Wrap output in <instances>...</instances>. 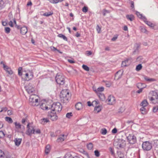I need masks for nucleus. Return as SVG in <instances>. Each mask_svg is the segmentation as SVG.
Returning a JSON list of instances; mask_svg holds the SVG:
<instances>
[{
	"label": "nucleus",
	"instance_id": "obj_1",
	"mask_svg": "<svg viewBox=\"0 0 158 158\" xmlns=\"http://www.w3.org/2000/svg\"><path fill=\"white\" fill-rule=\"evenodd\" d=\"M22 67H19L18 69V75L19 76H23L25 78V80L29 81L32 79L33 77V73L31 71H29L28 72H27L26 71H22Z\"/></svg>",
	"mask_w": 158,
	"mask_h": 158
},
{
	"label": "nucleus",
	"instance_id": "obj_2",
	"mask_svg": "<svg viewBox=\"0 0 158 158\" xmlns=\"http://www.w3.org/2000/svg\"><path fill=\"white\" fill-rule=\"evenodd\" d=\"M71 94L67 90H62L60 94V101L62 103H67L69 102V100L70 98Z\"/></svg>",
	"mask_w": 158,
	"mask_h": 158
},
{
	"label": "nucleus",
	"instance_id": "obj_3",
	"mask_svg": "<svg viewBox=\"0 0 158 158\" xmlns=\"http://www.w3.org/2000/svg\"><path fill=\"white\" fill-rule=\"evenodd\" d=\"M57 83L60 85H63L65 82V77L61 74L57 73L55 77Z\"/></svg>",
	"mask_w": 158,
	"mask_h": 158
},
{
	"label": "nucleus",
	"instance_id": "obj_4",
	"mask_svg": "<svg viewBox=\"0 0 158 158\" xmlns=\"http://www.w3.org/2000/svg\"><path fill=\"white\" fill-rule=\"evenodd\" d=\"M126 138L127 142L130 144H134L137 142L136 137L133 134H129Z\"/></svg>",
	"mask_w": 158,
	"mask_h": 158
},
{
	"label": "nucleus",
	"instance_id": "obj_5",
	"mask_svg": "<svg viewBox=\"0 0 158 158\" xmlns=\"http://www.w3.org/2000/svg\"><path fill=\"white\" fill-rule=\"evenodd\" d=\"M51 110L54 111L60 112L62 110V106L61 104L59 102H57L53 103L51 106Z\"/></svg>",
	"mask_w": 158,
	"mask_h": 158
},
{
	"label": "nucleus",
	"instance_id": "obj_6",
	"mask_svg": "<svg viewBox=\"0 0 158 158\" xmlns=\"http://www.w3.org/2000/svg\"><path fill=\"white\" fill-rule=\"evenodd\" d=\"M142 148L144 151H149L152 148V144L149 141H145L143 142L142 145Z\"/></svg>",
	"mask_w": 158,
	"mask_h": 158
},
{
	"label": "nucleus",
	"instance_id": "obj_7",
	"mask_svg": "<svg viewBox=\"0 0 158 158\" xmlns=\"http://www.w3.org/2000/svg\"><path fill=\"white\" fill-rule=\"evenodd\" d=\"M27 130L26 133L27 135L31 136L32 134H35V129L32 126L30 127L29 123L27 125Z\"/></svg>",
	"mask_w": 158,
	"mask_h": 158
},
{
	"label": "nucleus",
	"instance_id": "obj_8",
	"mask_svg": "<svg viewBox=\"0 0 158 158\" xmlns=\"http://www.w3.org/2000/svg\"><path fill=\"white\" fill-rule=\"evenodd\" d=\"M48 116L51 120L53 121L56 120L58 118L56 114V112L55 113L51 111L50 113L49 112Z\"/></svg>",
	"mask_w": 158,
	"mask_h": 158
},
{
	"label": "nucleus",
	"instance_id": "obj_9",
	"mask_svg": "<svg viewBox=\"0 0 158 158\" xmlns=\"http://www.w3.org/2000/svg\"><path fill=\"white\" fill-rule=\"evenodd\" d=\"M149 98L150 101H152L153 103L155 104L156 103L157 100H158V94L154 92L153 97H149Z\"/></svg>",
	"mask_w": 158,
	"mask_h": 158
},
{
	"label": "nucleus",
	"instance_id": "obj_10",
	"mask_svg": "<svg viewBox=\"0 0 158 158\" xmlns=\"http://www.w3.org/2000/svg\"><path fill=\"white\" fill-rule=\"evenodd\" d=\"M115 99L114 97L112 95L109 96L107 100V101L108 102V104L110 105H112L115 102Z\"/></svg>",
	"mask_w": 158,
	"mask_h": 158
},
{
	"label": "nucleus",
	"instance_id": "obj_11",
	"mask_svg": "<svg viewBox=\"0 0 158 158\" xmlns=\"http://www.w3.org/2000/svg\"><path fill=\"white\" fill-rule=\"evenodd\" d=\"M3 68L6 73L12 75L13 74V71L10 67L3 64Z\"/></svg>",
	"mask_w": 158,
	"mask_h": 158
},
{
	"label": "nucleus",
	"instance_id": "obj_12",
	"mask_svg": "<svg viewBox=\"0 0 158 158\" xmlns=\"http://www.w3.org/2000/svg\"><path fill=\"white\" fill-rule=\"evenodd\" d=\"M119 143V148H123L126 144V141L125 140L120 139H118Z\"/></svg>",
	"mask_w": 158,
	"mask_h": 158
},
{
	"label": "nucleus",
	"instance_id": "obj_13",
	"mask_svg": "<svg viewBox=\"0 0 158 158\" xmlns=\"http://www.w3.org/2000/svg\"><path fill=\"white\" fill-rule=\"evenodd\" d=\"M123 74V73L121 72V70L118 71L115 75V78L118 80L120 78Z\"/></svg>",
	"mask_w": 158,
	"mask_h": 158
},
{
	"label": "nucleus",
	"instance_id": "obj_14",
	"mask_svg": "<svg viewBox=\"0 0 158 158\" xmlns=\"http://www.w3.org/2000/svg\"><path fill=\"white\" fill-rule=\"evenodd\" d=\"M27 32V28L26 27H23L21 28L20 33L23 35H25Z\"/></svg>",
	"mask_w": 158,
	"mask_h": 158
},
{
	"label": "nucleus",
	"instance_id": "obj_15",
	"mask_svg": "<svg viewBox=\"0 0 158 158\" xmlns=\"http://www.w3.org/2000/svg\"><path fill=\"white\" fill-rule=\"evenodd\" d=\"M142 85L143 84L141 83H139L137 84V87L139 89L136 91L137 93L139 94L142 92L143 89L144 88V87L140 88Z\"/></svg>",
	"mask_w": 158,
	"mask_h": 158
},
{
	"label": "nucleus",
	"instance_id": "obj_16",
	"mask_svg": "<svg viewBox=\"0 0 158 158\" xmlns=\"http://www.w3.org/2000/svg\"><path fill=\"white\" fill-rule=\"evenodd\" d=\"M22 141L21 139L15 138L14 139V141L16 145L19 146L21 144Z\"/></svg>",
	"mask_w": 158,
	"mask_h": 158
},
{
	"label": "nucleus",
	"instance_id": "obj_17",
	"mask_svg": "<svg viewBox=\"0 0 158 158\" xmlns=\"http://www.w3.org/2000/svg\"><path fill=\"white\" fill-rule=\"evenodd\" d=\"M146 107L142 106V107L140 109V110L141 111L142 114H146L148 112V109L146 108Z\"/></svg>",
	"mask_w": 158,
	"mask_h": 158
},
{
	"label": "nucleus",
	"instance_id": "obj_18",
	"mask_svg": "<svg viewBox=\"0 0 158 158\" xmlns=\"http://www.w3.org/2000/svg\"><path fill=\"white\" fill-rule=\"evenodd\" d=\"M76 108L78 110L81 109L82 108V106L81 103V102H78L75 105Z\"/></svg>",
	"mask_w": 158,
	"mask_h": 158
},
{
	"label": "nucleus",
	"instance_id": "obj_19",
	"mask_svg": "<svg viewBox=\"0 0 158 158\" xmlns=\"http://www.w3.org/2000/svg\"><path fill=\"white\" fill-rule=\"evenodd\" d=\"M126 17L128 20L131 21H132L134 19V16L133 15H127L126 16Z\"/></svg>",
	"mask_w": 158,
	"mask_h": 158
},
{
	"label": "nucleus",
	"instance_id": "obj_20",
	"mask_svg": "<svg viewBox=\"0 0 158 158\" xmlns=\"http://www.w3.org/2000/svg\"><path fill=\"white\" fill-rule=\"evenodd\" d=\"M36 97V96L35 95H31L30 97L29 101L31 105V104L33 103L35 101L34 99H35Z\"/></svg>",
	"mask_w": 158,
	"mask_h": 158
},
{
	"label": "nucleus",
	"instance_id": "obj_21",
	"mask_svg": "<svg viewBox=\"0 0 158 158\" xmlns=\"http://www.w3.org/2000/svg\"><path fill=\"white\" fill-rule=\"evenodd\" d=\"M26 90L28 93L30 94L32 93L34 91V89L32 87H28L26 89Z\"/></svg>",
	"mask_w": 158,
	"mask_h": 158
},
{
	"label": "nucleus",
	"instance_id": "obj_22",
	"mask_svg": "<svg viewBox=\"0 0 158 158\" xmlns=\"http://www.w3.org/2000/svg\"><path fill=\"white\" fill-rule=\"evenodd\" d=\"M50 151V146L49 145H46L45 147V153L47 154L49 153Z\"/></svg>",
	"mask_w": 158,
	"mask_h": 158
},
{
	"label": "nucleus",
	"instance_id": "obj_23",
	"mask_svg": "<svg viewBox=\"0 0 158 158\" xmlns=\"http://www.w3.org/2000/svg\"><path fill=\"white\" fill-rule=\"evenodd\" d=\"M148 104V103L146 100H143L140 103V105L142 106L146 107Z\"/></svg>",
	"mask_w": 158,
	"mask_h": 158
},
{
	"label": "nucleus",
	"instance_id": "obj_24",
	"mask_svg": "<svg viewBox=\"0 0 158 158\" xmlns=\"http://www.w3.org/2000/svg\"><path fill=\"white\" fill-rule=\"evenodd\" d=\"M57 36L60 38H62L64 40L66 41H68V39L67 37L65 36L64 35H63L62 34H58Z\"/></svg>",
	"mask_w": 158,
	"mask_h": 158
},
{
	"label": "nucleus",
	"instance_id": "obj_25",
	"mask_svg": "<svg viewBox=\"0 0 158 158\" xmlns=\"http://www.w3.org/2000/svg\"><path fill=\"white\" fill-rule=\"evenodd\" d=\"M98 94L99 97L102 101H103L105 99V96L103 94L98 93Z\"/></svg>",
	"mask_w": 158,
	"mask_h": 158
},
{
	"label": "nucleus",
	"instance_id": "obj_26",
	"mask_svg": "<svg viewBox=\"0 0 158 158\" xmlns=\"http://www.w3.org/2000/svg\"><path fill=\"white\" fill-rule=\"evenodd\" d=\"M49 2L52 3L56 4L59 2H61L64 0H48Z\"/></svg>",
	"mask_w": 158,
	"mask_h": 158
},
{
	"label": "nucleus",
	"instance_id": "obj_27",
	"mask_svg": "<svg viewBox=\"0 0 158 158\" xmlns=\"http://www.w3.org/2000/svg\"><path fill=\"white\" fill-rule=\"evenodd\" d=\"M143 77L144 79L147 81H155V79L153 78H149L148 77L145 76H144Z\"/></svg>",
	"mask_w": 158,
	"mask_h": 158
},
{
	"label": "nucleus",
	"instance_id": "obj_28",
	"mask_svg": "<svg viewBox=\"0 0 158 158\" xmlns=\"http://www.w3.org/2000/svg\"><path fill=\"white\" fill-rule=\"evenodd\" d=\"M64 135H62L61 137H60L58 138L56 140V141L57 142H61L63 141L64 140Z\"/></svg>",
	"mask_w": 158,
	"mask_h": 158
},
{
	"label": "nucleus",
	"instance_id": "obj_29",
	"mask_svg": "<svg viewBox=\"0 0 158 158\" xmlns=\"http://www.w3.org/2000/svg\"><path fill=\"white\" fill-rule=\"evenodd\" d=\"M40 107L43 110H48V106H46L45 104H41L40 106Z\"/></svg>",
	"mask_w": 158,
	"mask_h": 158
},
{
	"label": "nucleus",
	"instance_id": "obj_30",
	"mask_svg": "<svg viewBox=\"0 0 158 158\" xmlns=\"http://www.w3.org/2000/svg\"><path fill=\"white\" fill-rule=\"evenodd\" d=\"M5 120L8 123H13V120L12 118L9 117H6L5 118Z\"/></svg>",
	"mask_w": 158,
	"mask_h": 158
},
{
	"label": "nucleus",
	"instance_id": "obj_31",
	"mask_svg": "<svg viewBox=\"0 0 158 158\" xmlns=\"http://www.w3.org/2000/svg\"><path fill=\"white\" fill-rule=\"evenodd\" d=\"M144 22L145 23L151 27H153L154 26V25L149 21L147 20H144Z\"/></svg>",
	"mask_w": 158,
	"mask_h": 158
},
{
	"label": "nucleus",
	"instance_id": "obj_32",
	"mask_svg": "<svg viewBox=\"0 0 158 158\" xmlns=\"http://www.w3.org/2000/svg\"><path fill=\"white\" fill-rule=\"evenodd\" d=\"M101 110V107L99 106H96L94 108V110L97 111V113L100 112Z\"/></svg>",
	"mask_w": 158,
	"mask_h": 158
},
{
	"label": "nucleus",
	"instance_id": "obj_33",
	"mask_svg": "<svg viewBox=\"0 0 158 158\" xmlns=\"http://www.w3.org/2000/svg\"><path fill=\"white\" fill-rule=\"evenodd\" d=\"M95 103V104H98V102L96 101H94L93 102H92V103H91V102L89 101H88L87 102V104H88V106H93V103Z\"/></svg>",
	"mask_w": 158,
	"mask_h": 158
},
{
	"label": "nucleus",
	"instance_id": "obj_34",
	"mask_svg": "<svg viewBox=\"0 0 158 158\" xmlns=\"http://www.w3.org/2000/svg\"><path fill=\"white\" fill-rule=\"evenodd\" d=\"M73 157L70 153H67L65 155L64 158H73Z\"/></svg>",
	"mask_w": 158,
	"mask_h": 158
},
{
	"label": "nucleus",
	"instance_id": "obj_35",
	"mask_svg": "<svg viewBox=\"0 0 158 158\" xmlns=\"http://www.w3.org/2000/svg\"><path fill=\"white\" fill-rule=\"evenodd\" d=\"M142 66L141 64H139L138 65L136 68V70L137 71H139L142 68Z\"/></svg>",
	"mask_w": 158,
	"mask_h": 158
},
{
	"label": "nucleus",
	"instance_id": "obj_36",
	"mask_svg": "<svg viewBox=\"0 0 158 158\" xmlns=\"http://www.w3.org/2000/svg\"><path fill=\"white\" fill-rule=\"evenodd\" d=\"M109 150L111 153L112 155L113 156H115V153L114 152V149L111 147H110L109 148Z\"/></svg>",
	"mask_w": 158,
	"mask_h": 158
},
{
	"label": "nucleus",
	"instance_id": "obj_37",
	"mask_svg": "<svg viewBox=\"0 0 158 158\" xmlns=\"http://www.w3.org/2000/svg\"><path fill=\"white\" fill-rule=\"evenodd\" d=\"M53 14V12H45L44 14L43 15L48 17L49 16Z\"/></svg>",
	"mask_w": 158,
	"mask_h": 158
},
{
	"label": "nucleus",
	"instance_id": "obj_38",
	"mask_svg": "<svg viewBox=\"0 0 158 158\" xmlns=\"http://www.w3.org/2000/svg\"><path fill=\"white\" fill-rule=\"evenodd\" d=\"M87 147L88 149L89 150H91L92 149L93 147V144L91 143H89L87 145Z\"/></svg>",
	"mask_w": 158,
	"mask_h": 158
},
{
	"label": "nucleus",
	"instance_id": "obj_39",
	"mask_svg": "<svg viewBox=\"0 0 158 158\" xmlns=\"http://www.w3.org/2000/svg\"><path fill=\"white\" fill-rule=\"evenodd\" d=\"M81 152L84 154L87 158H89V156L88 153L86 151L82 150H81Z\"/></svg>",
	"mask_w": 158,
	"mask_h": 158
},
{
	"label": "nucleus",
	"instance_id": "obj_40",
	"mask_svg": "<svg viewBox=\"0 0 158 158\" xmlns=\"http://www.w3.org/2000/svg\"><path fill=\"white\" fill-rule=\"evenodd\" d=\"M34 102H33V103H31V105H32V106H38V104L37 105H36V103H37L38 102V99L37 98H35V99H34Z\"/></svg>",
	"mask_w": 158,
	"mask_h": 158
},
{
	"label": "nucleus",
	"instance_id": "obj_41",
	"mask_svg": "<svg viewBox=\"0 0 158 158\" xmlns=\"http://www.w3.org/2000/svg\"><path fill=\"white\" fill-rule=\"evenodd\" d=\"M82 68L85 70L86 71H89V67L86 65L83 64L82 66Z\"/></svg>",
	"mask_w": 158,
	"mask_h": 158
},
{
	"label": "nucleus",
	"instance_id": "obj_42",
	"mask_svg": "<svg viewBox=\"0 0 158 158\" xmlns=\"http://www.w3.org/2000/svg\"><path fill=\"white\" fill-rule=\"evenodd\" d=\"M10 29L9 27H5V31L6 33L8 34L10 32Z\"/></svg>",
	"mask_w": 158,
	"mask_h": 158
},
{
	"label": "nucleus",
	"instance_id": "obj_43",
	"mask_svg": "<svg viewBox=\"0 0 158 158\" xmlns=\"http://www.w3.org/2000/svg\"><path fill=\"white\" fill-rule=\"evenodd\" d=\"M101 134H102L105 135L107 133V131L106 128H102L101 129Z\"/></svg>",
	"mask_w": 158,
	"mask_h": 158
},
{
	"label": "nucleus",
	"instance_id": "obj_44",
	"mask_svg": "<svg viewBox=\"0 0 158 158\" xmlns=\"http://www.w3.org/2000/svg\"><path fill=\"white\" fill-rule=\"evenodd\" d=\"M15 127L17 129H20L21 128V125L19 123H17L16 122L15 123Z\"/></svg>",
	"mask_w": 158,
	"mask_h": 158
},
{
	"label": "nucleus",
	"instance_id": "obj_45",
	"mask_svg": "<svg viewBox=\"0 0 158 158\" xmlns=\"http://www.w3.org/2000/svg\"><path fill=\"white\" fill-rule=\"evenodd\" d=\"M9 19L10 20H12L14 19L11 12H10L8 15Z\"/></svg>",
	"mask_w": 158,
	"mask_h": 158
},
{
	"label": "nucleus",
	"instance_id": "obj_46",
	"mask_svg": "<svg viewBox=\"0 0 158 158\" xmlns=\"http://www.w3.org/2000/svg\"><path fill=\"white\" fill-rule=\"evenodd\" d=\"M5 154L4 152L1 150H0V158H4Z\"/></svg>",
	"mask_w": 158,
	"mask_h": 158
},
{
	"label": "nucleus",
	"instance_id": "obj_47",
	"mask_svg": "<svg viewBox=\"0 0 158 158\" xmlns=\"http://www.w3.org/2000/svg\"><path fill=\"white\" fill-rule=\"evenodd\" d=\"M117 154L119 157H120V156H123V157L124 156V154L123 152H121L117 151Z\"/></svg>",
	"mask_w": 158,
	"mask_h": 158
},
{
	"label": "nucleus",
	"instance_id": "obj_48",
	"mask_svg": "<svg viewBox=\"0 0 158 158\" xmlns=\"http://www.w3.org/2000/svg\"><path fill=\"white\" fill-rule=\"evenodd\" d=\"M5 136V134L3 131H0V139L4 138Z\"/></svg>",
	"mask_w": 158,
	"mask_h": 158
},
{
	"label": "nucleus",
	"instance_id": "obj_49",
	"mask_svg": "<svg viewBox=\"0 0 158 158\" xmlns=\"http://www.w3.org/2000/svg\"><path fill=\"white\" fill-rule=\"evenodd\" d=\"M88 8L87 6H84L82 9V11L83 12L86 13L88 11Z\"/></svg>",
	"mask_w": 158,
	"mask_h": 158
},
{
	"label": "nucleus",
	"instance_id": "obj_50",
	"mask_svg": "<svg viewBox=\"0 0 158 158\" xmlns=\"http://www.w3.org/2000/svg\"><path fill=\"white\" fill-rule=\"evenodd\" d=\"M95 155L97 157H99L100 156V153L98 150H96L94 151Z\"/></svg>",
	"mask_w": 158,
	"mask_h": 158
},
{
	"label": "nucleus",
	"instance_id": "obj_51",
	"mask_svg": "<svg viewBox=\"0 0 158 158\" xmlns=\"http://www.w3.org/2000/svg\"><path fill=\"white\" fill-rule=\"evenodd\" d=\"M72 116V112L68 113L66 114V117L68 118H70Z\"/></svg>",
	"mask_w": 158,
	"mask_h": 158
},
{
	"label": "nucleus",
	"instance_id": "obj_52",
	"mask_svg": "<svg viewBox=\"0 0 158 158\" xmlns=\"http://www.w3.org/2000/svg\"><path fill=\"white\" fill-rule=\"evenodd\" d=\"M104 90V88L103 87H98L97 89V91L98 92H102Z\"/></svg>",
	"mask_w": 158,
	"mask_h": 158
},
{
	"label": "nucleus",
	"instance_id": "obj_53",
	"mask_svg": "<svg viewBox=\"0 0 158 158\" xmlns=\"http://www.w3.org/2000/svg\"><path fill=\"white\" fill-rule=\"evenodd\" d=\"M152 110L154 112H156L158 110V106H157L155 107H154Z\"/></svg>",
	"mask_w": 158,
	"mask_h": 158
},
{
	"label": "nucleus",
	"instance_id": "obj_54",
	"mask_svg": "<svg viewBox=\"0 0 158 158\" xmlns=\"http://www.w3.org/2000/svg\"><path fill=\"white\" fill-rule=\"evenodd\" d=\"M114 146H118L119 147V143L118 139L117 141H115L114 142Z\"/></svg>",
	"mask_w": 158,
	"mask_h": 158
},
{
	"label": "nucleus",
	"instance_id": "obj_55",
	"mask_svg": "<svg viewBox=\"0 0 158 158\" xmlns=\"http://www.w3.org/2000/svg\"><path fill=\"white\" fill-rule=\"evenodd\" d=\"M131 7L132 8V11H134L135 10L134 2L133 1H131Z\"/></svg>",
	"mask_w": 158,
	"mask_h": 158
},
{
	"label": "nucleus",
	"instance_id": "obj_56",
	"mask_svg": "<svg viewBox=\"0 0 158 158\" xmlns=\"http://www.w3.org/2000/svg\"><path fill=\"white\" fill-rule=\"evenodd\" d=\"M7 110V108L6 107H4L3 108H1V110L0 111V112H2L4 111H6Z\"/></svg>",
	"mask_w": 158,
	"mask_h": 158
},
{
	"label": "nucleus",
	"instance_id": "obj_57",
	"mask_svg": "<svg viewBox=\"0 0 158 158\" xmlns=\"http://www.w3.org/2000/svg\"><path fill=\"white\" fill-rule=\"evenodd\" d=\"M98 33H100L101 31V28L98 25H97L96 27Z\"/></svg>",
	"mask_w": 158,
	"mask_h": 158
},
{
	"label": "nucleus",
	"instance_id": "obj_58",
	"mask_svg": "<svg viewBox=\"0 0 158 158\" xmlns=\"http://www.w3.org/2000/svg\"><path fill=\"white\" fill-rule=\"evenodd\" d=\"M117 130L116 128H114L112 131V132L113 134H115L117 132Z\"/></svg>",
	"mask_w": 158,
	"mask_h": 158
},
{
	"label": "nucleus",
	"instance_id": "obj_59",
	"mask_svg": "<svg viewBox=\"0 0 158 158\" xmlns=\"http://www.w3.org/2000/svg\"><path fill=\"white\" fill-rule=\"evenodd\" d=\"M136 14L140 18V17L141 16V17L142 16V14H140V13L138 12V11H136Z\"/></svg>",
	"mask_w": 158,
	"mask_h": 158
},
{
	"label": "nucleus",
	"instance_id": "obj_60",
	"mask_svg": "<svg viewBox=\"0 0 158 158\" xmlns=\"http://www.w3.org/2000/svg\"><path fill=\"white\" fill-rule=\"evenodd\" d=\"M8 25L11 27H13V25L12 20H10V21L8 23Z\"/></svg>",
	"mask_w": 158,
	"mask_h": 158
},
{
	"label": "nucleus",
	"instance_id": "obj_61",
	"mask_svg": "<svg viewBox=\"0 0 158 158\" xmlns=\"http://www.w3.org/2000/svg\"><path fill=\"white\" fill-rule=\"evenodd\" d=\"M106 85L107 87H109L111 86V84L110 82L107 81L106 82Z\"/></svg>",
	"mask_w": 158,
	"mask_h": 158
},
{
	"label": "nucleus",
	"instance_id": "obj_62",
	"mask_svg": "<svg viewBox=\"0 0 158 158\" xmlns=\"http://www.w3.org/2000/svg\"><path fill=\"white\" fill-rule=\"evenodd\" d=\"M7 114L8 115H10L13 114V112L12 110H7Z\"/></svg>",
	"mask_w": 158,
	"mask_h": 158
},
{
	"label": "nucleus",
	"instance_id": "obj_63",
	"mask_svg": "<svg viewBox=\"0 0 158 158\" xmlns=\"http://www.w3.org/2000/svg\"><path fill=\"white\" fill-rule=\"evenodd\" d=\"M49 120L47 118H44L43 119V121L44 122V123H47L49 122Z\"/></svg>",
	"mask_w": 158,
	"mask_h": 158
},
{
	"label": "nucleus",
	"instance_id": "obj_64",
	"mask_svg": "<svg viewBox=\"0 0 158 158\" xmlns=\"http://www.w3.org/2000/svg\"><path fill=\"white\" fill-rule=\"evenodd\" d=\"M141 31L142 32H144V33H146L147 31V30L146 29L144 28H142L141 29Z\"/></svg>",
	"mask_w": 158,
	"mask_h": 158
}]
</instances>
